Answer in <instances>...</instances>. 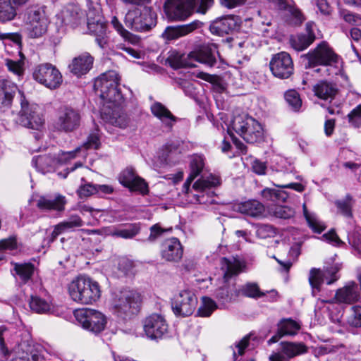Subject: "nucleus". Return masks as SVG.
<instances>
[{"instance_id":"f257e3e1","label":"nucleus","mask_w":361,"mask_h":361,"mask_svg":"<svg viewBox=\"0 0 361 361\" xmlns=\"http://www.w3.org/2000/svg\"><path fill=\"white\" fill-rule=\"evenodd\" d=\"M142 302V296L139 292L124 289L113 294L110 310L116 317L128 319L139 312Z\"/></svg>"},{"instance_id":"f03ea898","label":"nucleus","mask_w":361,"mask_h":361,"mask_svg":"<svg viewBox=\"0 0 361 361\" xmlns=\"http://www.w3.org/2000/svg\"><path fill=\"white\" fill-rule=\"evenodd\" d=\"M68 293L73 300L83 305H92L101 297L98 282L85 276H80L68 285Z\"/></svg>"},{"instance_id":"7ed1b4c3","label":"nucleus","mask_w":361,"mask_h":361,"mask_svg":"<svg viewBox=\"0 0 361 361\" xmlns=\"http://www.w3.org/2000/svg\"><path fill=\"white\" fill-rule=\"evenodd\" d=\"M119 77L114 71H109L101 75L94 81V88L99 92L100 97L117 106L123 102V95L118 88Z\"/></svg>"},{"instance_id":"20e7f679","label":"nucleus","mask_w":361,"mask_h":361,"mask_svg":"<svg viewBox=\"0 0 361 361\" xmlns=\"http://www.w3.org/2000/svg\"><path fill=\"white\" fill-rule=\"evenodd\" d=\"M231 126L247 142L255 143L262 137L263 129L261 124L246 114L235 116Z\"/></svg>"},{"instance_id":"39448f33","label":"nucleus","mask_w":361,"mask_h":361,"mask_svg":"<svg viewBox=\"0 0 361 361\" xmlns=\"http://www.w3.org/2000/svg\"><path fill=\"white\" fill-rule=\"evenodd\" d=\"M124 23L128 28L133 31L146 32L155 26L156 18L154 13L146 7L135 8L127 12Z\"/></svg>"},{"instance_id":"423d86ee","label":"nucleus","mask_w":361,"mask_h":361,"mask_svg":"<svg viewBox=\"0 0 361 361\" xmlns=\"http://www.w3.org/2000/svg\"><path fill=\"white\" fill-rule=\"evenodd\" d=\"M78 323L85 330L94 334L103 331L107 324L106 316L99 311L85 308L76 310L74 313Z\"/></svg>"},{"instance_id":"0eeeda50","label":"nucleus","mask_w":361,"mask_h":361,"mask_svg":"<svg viewBox=\"0 0 361 361\" xmlns=\"http://www.w3.org/2000/svg\"><path fill=\"white\" fill-rule=\"evenodd\" d=\"M25 20L26 29L30 37H39L46 33L49 19L44 8L34 6L28 8Z\"/></svg>"},{"instance_id":"6e6552de","label":"nucleus","mask_w":361,"mask_h":361,"mask_svg":"<svg viewBox=\"0 0 361 361\" xmlns=\"http://www.w3.org/2000/svg\"><path fill=\"white\" fill-rule=\"evenodd\" d=\"M82 116L78 109L64 106L57 111L54 128L60 132L73 133L80 128Z\"/></svg>"},{"instance_id":"1a4fd4ad","label":"nucleus","mask_w":361,"mask_h":361,"mask_svg":"<svg viewBox=\"0 0 361 361\" xmlns=\"http://www.w3.org/2000/svg\"><path fill=\"white\" fill-rule=\"evenodd\" d=\"M336 257L329 259L324 271L319 269L312 268L310 271L309 282L312 288V294L314 291H319L321 285L325 279L328 285L337 281L336 274L338 271V264L336 262Z\"/></svg>"},{"instance_id":"9d476101","label":"nucleus","mask_w":361,"mask_h":361,"mask_svg":"<svg viewBox=\"0 0 361 361\" xmlns=\"http://www.w3.org/2000/svg\"><path fill=\"white\" fill-rule=\"evenodd\" d=\"M197 298L190 289L180 290L174 295L171 306L176 315L187 317L191 315L197 306Z\"/></svg>"},{"instance_id":"9b49d317","label":"nucleus","mask_w":361,"mask_h":361,"mask_svg":"<svg viewBox=\"0 0 361 361\" xmlns=\"http://www.w3.org/2000/svg\"><path fill=\"white\" fill-rule=\"evenodd\" d=\"M19 123L27 128L41 131L44 128V121L39 113V108L36 104H30L27 102H21V109L19 112Z\"/></svg>"},{"instance_id":"f8f14e48","label":"nucleus","mask_w":361,"mask_h":361,"mask_svg":"<svg viewBox=\"0 0 361 361\" xmlns=\"http://www.w3.org/2000/svg\"><path fill=\"white\" fill-rule=\"evenodd\" d=\"M80 148H77L75 151L71 152H59L56 157L49 154L39 155L32 159V164L35 167L42 173L50 172L54 169L56 164H63L69 159L75 157V152L79 151Z\"/></svg>"},{"instance_id":"ddd939ff","label":"nucleus","mask_w":361,"mask_h":361,"mask_svg":"<svg viewBox=\"0 0 361 361\" xmlns=\"http://www.w3.org/2000/svg\"><path fill=\"white\" fill-rule=\"evenodd\" d=\"M33 77L37 82L50 89L57 88L62 82L61 73L50 63L38 66L33 73Z\"/></svg>"},{"instance_id":"4468645a","label":"nucleus","mask_w":361,"mask_h":361,"mask_svg":"<svg viewBox=\"0 0 361 361\" xmlns=\"http://www.w3.org/2000/svg\"><path fill=\"white\" fill-rule=\"evenodd\" d=\"M306 57L310 66H331L337 61L336 54L325 42H321L314 49L310 51Z\"/></svg>"},{"instance_id":"2eb2a0df","label":"nucleus","mask_w":361,"mask_h":361,"mask_svg":"<svg viewBox=\"0 0 361 361\" xmlns=\"http://www.w3.org/2000/svg\"><path fill=\"white\" fill-rule=\"evenodd\" d=\"M194 5L195 0H167L164 11L170 19L184 20L192 14Z\"/></svg>"},{"instance_id":"dca6fc26","label":"nucleus","mask_w":361,"mask_h":361,"mask_svg":"<svg viewBox=\"0 0 361 361\" xmlns=\"http://www.w3.org/2000/svg\"><path fill=\"white\" fill-rule=\"evenodd\" d=\"M215 48L211 46H202L198 49L191 51L188 55L189 61H183L182 59L176 64H172L175 68L182 66L195 67L196 65L193 62H199L206 64L209 66H213L216 63V58L214 54Z\"/></svg>"},{"instance_id":"f3484780","label":"nucleus","mask_w":361,"mask_h":361,"mask_svg":"<svg viewBox=\"0 0 361 361\" xmlns=\"http://www.w3.org/2000/svg\"><path fill=\"white\" fill-rule=\"evenodd\" d=\"M272 74L281 79L288 78L293 73V62L289 54L281 51L274 54L269 62Z\"/></svg>"},{"instance_id":"a211bd4d","label":"nucleus","mask_w":361,"mask_h":361,"mask_svg":"<svg viewBox=\"0 0 361 361\" xmlns=\"http://www.w3.org/2000/svg\"><path fill=\"white\" fill-rule=\"evenodd\" d=\"M143 329L148 338L159 339L167 333L168 324L161 315L153 314L145 319Z\"/></svg>"},{"instance_id":"6ab92c4d","label":"nucleus","mask_w":361,"mask_h":361,"mask_svg":"<svg viewBox=\"0 0 361 361\" xmlns=\"http://www.w3.org/2000/svg\"><path fill=\"white\" fill-rule=\"evenodd\" d=\"M183 255V248L177 238L165 240L161 244V256L167 262H178Z\"/></svg>"},{"instance_id":"aec40b11","label":"nucleus","mask_w":361,"mask_h":361,"mask_svg":"<svg viewBox=\"0 0 361 361\" xmlns=\"http://www.w3.org/2000/svg\"><path fill=\"white\" fill-rule=\"evenodd\" d=\"M120 183L131 190L139 191L142 194L147 192V185L138 176L133 168H127L119 176Z\"/></svg>"},{"instance_id":"412c9836","label":"nucleus","mask_w":361,"mask_h":361,"mask_svg":"<svg viewBox=\"0 0 361 361\" xmlns=\"http://www.w3.org/2000/svg\"><path fill=\"white\" fill-rule=\"evenodd\" d=\"M87 29L90 33L95 36V40L101 48H105L108 43L106 24L102 21L99 16H97L96 20H92L90 12L87 14Z\"/></svg>"},{"instance_id":"4be33fe9","label":"nucleus","mask_w":361,"mask_h":361,"mask_svg":"<svg viewBox=\"0 0 361 361\" xmlns=\"http://www.w3.org/2000/svg\"><path fill=\"white\" fill-rule=\"evenodd\" d=\"M239 18L234 16H226L214 20L209 26L212 33L217 35L228 34L239 27Z\"/></svg>"},{"instance_id":"5701e85b","label":"nucleus","mask_w":361,"mask_h":361,"mask_svg":"<svg viewBox=\"0 0 361 361\" xmlns=\"http://www.w3.org/2000/svg\"><path fill=\"white\" fill-rule=\"evenodd\" d=\"M87 14L78 5L69 4L61 11L59 18L61 19L62 23L74 26L85 20Z\"/></svg>"},{"instance_id":"b1692460","label":"nucleus","mask_w":361,"mask_h":361,"mask_svg":"<svg viewBox=\"0 0 361 361\" xmlns=\"http://www.w3.org/2000/svg\"><path fill=\"white\" fill-rule=\"evenodd\" d=\"M66 198L61 194L54 196H41L37 201V207L42 210L63 212L65 209Z\"/></svg>"},{"instance_id":"393cba45","label":"nucleus","mask_w":361,"mask_h":361,"mask_svg":"<svg viewBox=\"0 0 361 361\" xmlns=\"http://www.w3.org/2000/svg\"><path fill=\"white\" fill-rule=\"evenodd\" d=\"M221 270L224 272V279L226 282L233 276H237L245 269V263L239 259L224 257L221 259Z\"/></svg>"},{"instance_id":"a878e982","label":"nucleus","mask_w":361,"mask_h":361,"mask_svg":"<svg viewBox=\"0 0 361 361\" xmlns=\"http://www.w3.org/2000/svg\"><path fill=\"white\" fill-rule=\"evenodd\" d=\"M200 23L193 21L190 23L178 25L169 26L162 33V37L166 40H174L184 37L199 27Z\"/></svg>"},{"instance_id":"bb28decb","label":"nucleus","mask_w":361,"mask_h":361,"mask_svg":"<svg viewBox=\"0 0 361 361\" xmlns=\"http://www.w3.org/2000/svg\"><path fill=\"white\" fill-rule=\"evenodd\" d=\"M221 184V180L219 176L210 175L208 177H202L197 180L192 185V188L200 192L194 195L197 202L199 203H205L204 200V192L207 189L216 187Z\"/></svg>"},{"instance_id":"cd10ccee","label":"nucleus","mask_w":361,"mask_h":361,"mask_svg":"<svg viewBox=\"0 0 361 361\" xmlns=\"http://www.w3.org/2000/svg\"><path fill=\"white\" fill-rule=\"evenodd\" d=\"M93 61L94 59L89 53H83L73 59L68 68L73 74L80 76L92 68Z\"/></svg>"},{"instance_id":"c85d7f7f","label":"nucleus","mask_w":361,"mask_h":361,"mask_svg":"<svg viewBox=\"0 0 361 361\" xmlns=\"http://www.w3.org/2000/svg\"><path fill=\"white\" fill-rule=\"evenodd\" d=\"M16 354L20 361H42L37 348L27 341H23L17 346Z\"/></svg>"},{"instance_id":"c756f323","label":"nucleus","mask_w":361,"mask_h":361,"mask_svg":"<svg viewBox=\"0 0 361 361\" xmlns=\"http://www.w3.org/2000/svg\"><path fill=\"white\" fill-rule=\"evenodd\" d=\"M17 86L8 80H0V109H6L11 106Z\"/></svg>"},{"instance_id":"7c9ffc66","label":"nucleus","mask_w":361,"mask_h":361,"mask_svg":"<svg viewBox=\"0 0 361 361\" xmlns=\"http://www.w3.org/2000/svg\"><path fill=\"white\" fill-rule=\"evenodd\" d=\"M300 325L292 319H285L280 322L278 331L276 335L273 336L269 340V343L277 342L284 336L295 335L300 329Z\"/></svg>"},{"instance_id":"2f4dec72","label":"nucleus","mask_w":361,"mask_h":361,"mask_svg":"<svg viewBox=\"0 0 361 361\" xmlns=\"http://www.w3.org/2000/svg\"><path fill=\"white\" fill-rule=\"evenodd\" d=\"M83 226V221L78 215H72L68 219L55 226L51 233L52 238H56L59 235L68 231H73L76 228Z\"/></svg>"},{"instance_id":"473e14b6","label":"nucleus","mask_w":361,"mask_h":361,"mask_svg":"<svg viewBox=\"0 0 361 361\" xmlns=\"http://www.w3.org/2000/svg\"><path fill=\"white\" fill-rule=\"evenodd\" d=\"M151 111L155 117L159 118L168 128H171L176 121V117L171 111L159 102H155L152 105Z\"/></svg>"},{"instance_id":"72a5a7b5","label":"nucleus","mask_w":361,"mask_h":361,"mask_svg":"<svg viewBox=\"0 0 361 361\" xmlns=\"http://www.w3.org/2000/svg\"><path fill=\"white\" fill-rule=\"evenodd\" d=\"M281 353L284 354L287 360L305 354L308 351V347L302 342L281 343Z\"/></svg>"},{"instance_id":"f704fd0d","label":"nucleus","mask_w":361,"mask_h":361,"mask_svg":"<svg viewBox=\"0 0 361 361\" xmlns=\"http://www.w3.org/2000/svg\"><path fill=\"white\" fill-rule=\"evenodd\" d=\"M238 212L252 217L262 216L264 212V205L257 200H248L236 206Z\"/></svg>"},{"instance_id":"c9c22d12","label":"nucleus","mask_w":361,"mask_h":361,"mask_svg":"<svg viewBox=\"0 0 361 361\" xmlns=\"http://www.w3.org/2000/svg\"><path fill=\"white\" fill-rule=\"evenodd\" d=\"M140 231V228L137 224H130L125 228L117 227H110L106 228V235H111L116 238H121L124 239H130L137 235Z\"/></svg>"},{"instance_id":"e433bc0d","label":"nucleus","mask_w":361,"mask_h":361,"mask_svg":"<svg viewBox=\"0 0 361 361\" xmlns=\"http://www.w3.org/2000/svg\"><path fill=\"white\" fill-rule=\"evenodd\" d=\"M14 276L23 283L31 279L35 272V266L31 263H13Z\"/></svg>"},{"instance_id":"4c0bfd02","label":"nucleus","mask_w":361,"mask_h":361,"mask_svg":"<svg viewBox=\"0 0 361 361\" xmlns=\"http://www.w3.org/2000/svg\"><path fill=\"white\" fill-rule=\"evenodd\" d=\"M313 90L317 97L324 100L332 98L337 91L334 85L324 81H321L316 84L314 86Z\"/></svg>"},{"instance_id":"58836bf2","label":"nucleus","mask_w":361,"mask_h":361,"mask_svg":"<svg viewBox=\"0 0 361 361\" xmlns=\"http://www.w3.org/2000/svg\"><path fill=\"white\" fill-rule=\"evenodd\" d=\"M103 114L106 116L104 118L110 124L123 129L128 126L129 118L126 114L116 110H114L111 114L106 111Z\"/></svg>"},{"instance_id":"ea45409f","label":"nucleus","mask_w":361,"mask_h":361,"mask_svg":"<svg viewBox=\"0 0 361 361\" xmlns=\"http://www.w3.org/2000/svg\"><path fill=\"white\" fill-rule=\"evenodd\" d=\"M204 165V159L202 156H193L190 162V173L184 183V186L187 188V190L189 189V187L193 180L201 173Z\"/></svg>"},{"instance_id":"a19ab883","label":"nucleus","mask_w":361,"mask_h":361,"mask_svg":"<svg viewBox=\"0 0 361 361\" xmlns=\"http://www.w3.org/2000/svg\"><path fill=\"white\" fill-rule=\"evenodd\" d=\"M215 295L219 301L228 302L239 296V293L234 285L225 284L216 289Z\"/></svg>"},{"instance_id":"79ce46f5","label":"nucleus","mask_w":361,"mask_h":361,"mask_svg":"<svg viewBox=\"0 0 361 361\" xmlns=\"http://www.w3.org/2000/svg\"><path fill=\"white\" fill-rule=\"evenodd\" d=\"M358 292L355 283L350 282L340 289V302L351 303L358 300Z\"/></svg>"},{"instance_id":"37998d69","label":"nucleus","mask_w":361,"mask_h":361,"mask_svg":"<svg viewBox=\"0 0 361 361\" xmlns=\"http://www.w3.org/2000/svg\"><path fill=\"white\" fill-rule=\"evenodd\" d=\"M315 39L314 32H310L307 35H300L290 39L292 47L298 51H302L307 48Z\"/></svg>"},{"instance_id":"c03bdc74","label":"nucleus","mask_w":361,"mask_h":361,"mask_svg":"<svg viewBox=\"0 0 361 361\" xmlns=\"http://www.w3.org/2000/svg\"><path fill=\"white\" fill-rule=\"evenodd\" d=\"M261 195L265 200L274 202H284L288 197L285 191L269 188L262 190Z\"/></svg>"},{"instance_id":"a18cd8bd","label":"nucleus","mask_w":361,"mask_h":361,"mask_svg":"<svg viewBox=\"0 0 361 361\" xmlns=\"http://www.w3.org/2000/svg\"><path fill=\"white\" fill-rule=\"evenodd\" d=\"M16 16V11L11 0H0V21L12 20Z\"/></svg>"},{"instance_id":"49530a36","label":"nucleus","mask_w":361,"mask_h":361,"mask_svg":"<svg viewBox=\"0 0 361 361\" xmlns=\"http://www.w3.org/2000/svg\"><path fill=\"white\" fill-rule=\"evenodd\" d=\"M240 295L245 297L257 298L264 296L265 294L259 290L258 285L255 283H247L238 290Z\"/></svg>"},{"instance_id":"de8ad7c7","label":"nucleus","mask_w":361,"mask_h":361,"mask_svg":"<svg viewBox=\"0 0 361 361\" xmlns=\"http://www.w3.org/2000/svg\"><path fill=\"white\" fill-rule=\"evenodd\" d=\"M216 308L217 305L215 301L204 296L201 299V305L198 308L197 314L200 317H209Z\"/></svg>"},{"instance_id":"09e8293b","label":"nucleus","mask_w":361,"mask_h":361,"mask_svg":"<svg viewBox=\"0 0 361 361\" xmlns=\"http://www.w3.org/2000/svg\"><path fill=\"white\" fill-rule=\"evenodd\" d=\"M303 214L309 226L316 233H320L325 229V226L319 221L314 214L308 212L305 204L302 205Z\"/></svg>"},{"instance_id":"8fccbe9b","label":"nucleus","mask_w":361,"mask_h":361,"mask_svg":"<svg viewBox=\"0 0 361 361\" xmlns=\"http://www.w3.org/2000/svg\"><path fill=\"white\" fill-rule=\"evenodd\" d=\"M269 213L280 219H290L294 216V211L290 207L281 205H274L269 208Z\"/></svg>"},{"instance_id":"3c124183","label":"nucleus","mask_w":361,"mask_h":361,"mask_svg":"<svg viewBox=\"0 0 361 361\" xmlns=\"http://www.w3.org/2000/svg\"><path fill=\"white\" fill-rule=\"evenodd\" d=\"M30 307L32 311L39 314L47 313L50 310L49 303L38 296L31 297Z\"/></svg>"},{"instance_id":"603ef678","label":"nucleus","mask_w":361,"mask_h":361,"mask_svg":"<svg viewBox=\"0 0 361 361\" xmlns=\"http://www.w3.org/2000/svg\"><path fill=\"white\" fill-rule=\"evenodd\" d=\"M285 99L295 111H298L302 106V100L298 92L294 90H288L285 94Z\"/></svg>"},{"instance_id":"864d4df0","label":"nucleus","mask_w":361,"mask_h":361,"mask_svg":"<svg viewBox=\"0 0 361 361\" xmlns=\"http://www.w3.org/2000/svg\"><path fill=\"white\" fill-rule=\"evenodd\" d=\"M100 133L98 129H94L88 135L86 142L83 144V147L86 149H97L100 147Z\"/></svg>"},{"instance_id":"5fc2aeb1","label":"nucleus","mask_w":361,"mask_h":361,"mask_svg":"<svg viewBox=\"0 0 361 361\" xmlns=\"http://www.w3.org/2000/svg\"><path fill=\"white\" fill-rule=\"evenodd\" d=\"M256 233L259 238L265 239L275 236L276 232L272 226L263 224L258 226Z\"/></svg>"},{"instance_id":"6e6d98bb","label":"nucleus","mask_w":361,"mask_h":361,"mask_svg":"<svg viewBox=\"0 0 361 361\" xmlns=\"http://www.w3.org/2000/svg\"><path fill=\"white\" fill-rule=\"evenodd\" d=\"M342 86V90H340V97L347 96L353 92V86L350 84L348 75L340 69V84Z\"/></svg>"},{"instance_id":"4d7b16f0","label":"nucleus","mask_w":361,"mask_h":361,"mask_svg":"<svg viewBox=\"0 0 361 361\" xmlns=\"http://www.w3.org/2000/svg\"><path fill=\"white\" fill-rule=\"evenodd\" d=\"M348 322L353 326H361V307L353 306L351 307V314L348 319Z\"/></svg>"},{"instance_id":"13d9d810","label":"nucleus","mask_w":361,"mask_h":361,"mask_svg":"<svg viewBox=\"0 0 361 361\" xmlns=\"http://www.w3.org/2000/svg\"><path fill=\"white\" fill-rule=\"evenodd\" d=\"M353 205V200L352 197L347 195L340 202V213L343 215L350 217L352 216V207Z\"/></svg>"},{"instance_id":"bf43d9fd","label":"nucleus","mask_w":361,"mask_h":361,"mask_svg":"<svg viewBox=\"0 0 361 361\" xmlns=\"http://www.w3.org/2000/svg\"><path fill=\"white\" fill-rule=\"evenodd\" d=\"M150 234L147 238V240L149 242H154L157 240L159 238H160L164 233L167 231H171L172 230L171 228H163L161 227V226L159 224H156L150 227Z\"/></svg>"},{"instance_id":"052dcab7","label":"nucleus","mask_w":361,"mask_h":361,"mask_svg":"<svg viewBox=\"0 0 361 361\" xmlns=\"http://www.w3.org/2000/svg\"><path fill=\"white\" fill-rule=\"evenodd\" d=\"M341 15L345 22L350 25L361 26V16L360 15L349 11L343 12Z\"/></svg>"},{"instance_id":"680f3d73","label":"nucleus","mask_w":361,"mask_h":361,"mask_svg":"<svg viewBox=\"0 0 361 361\" xmlns=\"http://www.w3.org/2000/svg\"><path fill=\"white\" fill-rule=\"evenodd\" d=\"M17 247V240L14 235L0 240V253L6 250H14Z\"/></svg>"},{"instance_id":"e2e57ef3","label":"nucleus","mask_w":361,"mask_h":361,"mask_svg":"<svg viewBox=\"0 0 361 361\" xmlns=\"http://www.w3.org/2000/svg\"><path fill=\"white\" fill-rule=\"evenodd\" d=\"M349 121L356 127L361 126V104L348 114Z\"/></svg>"},{"instance_id":"0e129e2a","label":"nucleus","mask_w":361,"mask_h":361,"mask_svg":"<svg viewBox=\"0 0 361 361\" xmlns=\"http://www.w3.org/2000/svg\"><path fill=\"white\" fill-rule=\"evenodd\" d=\"M78 193L80 197H88L94 194H97L96 185L90 183L83 185L78 190Z\"/></svg>"},{"instance_id":"69168bd1","label":"nucleus","mask_w":361,"mask_h":361,"mask_svg":"<svg viewBox=\"0 0 361 361\" xmlns=\"http://www.w3.org/2000/svg\"><path fill=\"white\" fill-rule=\"evenodd\" d=\"M284 10H288L292 15V16L295 19L296 24H300L304 20V18L301 12L291 5V1L289 0V5H287L286 8Z\"/></svg>"},{"instance_id":"338daca9","label":"nucleus","mask_w":361,"mask_h":361,"mask_svg":"<svg viewBox=\"0 0 361 361\" xmlns=\"http://www.w3.org/2000/svg\"><path fill=\"white\" fill-rule=\"evenodd\" d=\"M324 240L327 243L336 246L338 244V237L337 235L336 229H331L328 233H324L322 237Z\"/></svg>"},{"instance_id":"774afa93","label":"nucleus","mask_w":361,"mask_h":361,"mask_svg":"<svg viewBox=\"0 0 361 361\" xmlns=\"http://www.w3.org/2000/svg\"><path fill=\"white\" fill-rule=\"evenodd\" d=\"M6 66L9 71L17 75H20L23 72V64L20 61H14L13 60L7 59Z\"/></svg>"}]
</instances>
